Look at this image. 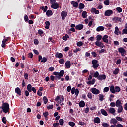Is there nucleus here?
Here are the masks:
<instances>
[{"label":"nucleus","mask_w":127,"mask_h":127,"mask_svg":"<svg viewBox=\"0 0 127 127\" xmlns=\"http://www.w3.org/2000/svg\"><path fill=\"white\" fill-rule=\"evenodd\" d=\"M53 74L55 76L51 75L50 77L51 81L53 82V81H54L55 80L56 82H57L58 80H60V79H61V77H63V76H64V74H65V71H64V70H62L60 71V72L55 71L53 73Z\"/></svg>","instance_id":"1"},{"label":"nucleus","mask_w":127,"mask_h":127,"mask_svg":"<svg viewBox=\"0 0 127 127\" xmlns=\"http://www.w3.org/2000/svg\"><path fill=\"white\" fill-rule=\"evenodd\" d=\"M0 108L2 109L4 113H8L9 112V104L5 102L2 104V106H1Z\"/></svg>","instance_id":"2"},{"label":"nucleus","mask_w":127,"mask_h":127,"mask_svg":"<svg viewBox=\"0 0 127 127\" xmlns=\"http://www.w3.org/2000/svg\"><path fill=\"white\" fill-rule=\"evenodd\" d=\"M92 67L94 68V69H98V68L99 67V61L97 60H93L92 61Z\"/></svg>","instance_id":"3"},{"label":"nucleus","mask_w":127,"mask_h":127,"mask_svg":"<svg viewBox=\"0 0 127 127\" xmlns=\"http://www.w3.org/2000/svg\"><path fill=\"white\" fill-rule=\"evenodd\" d=\"M118 51L121 53L122 56H125V54L127 53V51L123 47H120L118 48Z\"/></svg>","instance_id":"4"},{"label":"nucleus","mask_w":127,"mask_h":127,"mask_svg":"<svg viewBox=\"0 0 127 127\" xmlns=\"http://www.w3.org/2000/svg\"><path fill=\"white\" fill-rule=\"evenodd\" d=\"M68 13L65 11H63L61 13V16L62 17V20H65V18L66 17Z\"/></svg>","instance_id":"5"},{"label":"nucleus","mask_w":127,"mask_h":127,"mask_svg":"<svg viewBox=\"0 0 127 127\" xmlns=\"http://www.w3.org/2000/svg\"><path fill=\"white\" fill-rule=\"evenodd\" d=\"M95 45H96V46H98V47H100L101 49L105 47L104 43H103L102 42H100V41H97L96 42H95Z\"/></svg>","instance_id":"6"},{"label":"nucleus","mask_w":127,"mask_h":127,"mask_svg":"<svg viewBox=\"0 0 127 127\" xmlns=\"http://www.w3.org/2000/svg\"><path fill=\"white\" fill-rule=\"evenodd\" d=\"M91 90L92 94H94V95H99L100 94V90L96 88H92Z\"/></svg>","instance_id":"7"},{"label":"nucleus","mask_w":127,"mask_h":127,"mask_svg":"<svg viewBox=\"0 0 127 127\" xmlns=\"http://www.w3.org/2000/svg\"><path fill=\"white\" fill-rule=\"evenodd\" d=\"M51 7L53 9H57L58 8H59V4L57 2L51 4Z\"/></svg>","instance_id":"8"},{"label":"nucleus","mask_w":127,"mask_h":127,"mask_svg":"<svg viewBox=\"0 0 127 127\" xmlns=\"http://www.w3.org/2000/svg\"><path fill=\"white\" fill-rule=\"evenodd\" d=\"M113 12L112 10H107L105 12V16H111L113 14Z\"/></svg>","instance_id":"9"},{"label":"nucleus","mask_w":127,"mask_h":127,"mask_svg":"<svg viewBox=\"0 0 127 127\" xmlns=\"http://www.w3.org/2000/svg\"><path fill=\"white\" fill-rule=\"evenodd\" d=\"M108 38H109V36L107 35H105L102 37V40L103 42H105V43H108L109 40H108Z\"/></svg>","instance_id":"10"},{"label":"nucleus","mask_w":127,"mask_h":127,"mask_svg":"<svg viewBox=\"0 0 127 127\" xmlns=\"http://www.w3.org/2000/svg\"><path fill=\"white\" fill-rule=\"evenodd\" d=\"M83 28H84V25L82 24H78L75 26V29L76 30H82Z\"/></svg>","instance_id":"11"},{"label":"nucleus","mask_w":127,"mask_h":127,"mask_svg":"<svg viewBox=\"0 0 127 127\" xmlns=\"http://www.w3.org/2000/svg\"><path fill=\"white\" fill-rule=\"evenodd\" d=\"M106 75L105 74H102V75H100L98 77V79L99 80V81H103V80H106Z\"/></svg>","instance_id":"12"},{"label":"nucleus","mask_w":127,"mask_h":127,"mask_svg":"<svg viewBox=\"0 0 127 127\" xmlns=\"http://www.w3.org/2000/svg\"><path fill=\"white\" fill-rule=\"evenodd\" d=\"M15 92L18 95V96H21V90L19 87H16L15 89Z\"/></svg>","instance_id":"13"},{"label":"nucleus","mask_w":127,"mask_h":127,"mask_svg":"<svg viewBox=\"0 0 127 127\" xmlns=\"http://www.w3.org/2000/svg\"><path fill=\"white\" fill-rule=\"evenodd\" d=\"M65 66L67 69L71 68V62L70 61H67L65 63Z\"/></svg>","instance_id":"14"},{"label":"nucleus","mask_w":127,"mask_h":127,"mask_svg":"<svg viewBox=\"0 0 127 127\" xmlns=\"http://www.w3.org/2000/svg\"><path fill=\"white\" fill-rule=\"evenodd\" d=\"M71 4L73 5V7H75V8H77L78 6H79V3L78 2H76L75 1H72L71 2Z\"/></svg>","instance_id":"15"},{"label":"nucleus","mask_w":127,"mask_h":127,"mask_svg":"<svg viewBox=\"0 0 127 127\" xmlns=\"http://www.w3.org/2000/svg\"><path fill=\"white\" fill-rule=\"evenodd\" d=\"M104 30H105V27H104V26H100L96 28V31H97V32L104 31Z\"/></svg>","instance_id":"16"},{"label":"nucleus","mask_w":127,"mask_h":127,"mask_svg":"<svg viewBox=\"0 0 127 127\" xmlns=\"http://www.w3.org/2000/svg\"><path fill=\"white\" fill-rule=\"evenodd\" d=\"M117 123H118V120L115 118H113L110 120V124H113L114 126H117Z\"/></svg>","instance_id":"17"},{"label":"nucleus","mask_w":127,"mask_h":127,"mask_svg":"<svg viewBox=\"0 0 127 127\" xmlns=\"http://www.w3.org/2000/svg\"><path fill=\"white\" fill-rule=\"evenodd\" d=\"M46 15H47V16L49 17V16H51L53 15V12H52V11L51 10H48L47 11Z\"/></svg>","instance_id":"18"},{"label":"nucleus","mask_w":127,"mask_h":127,"mask_svg":"<svg viewBox=\"0 0 127 127\" xmlns=\"http://www.w3.org/2000/svg\"><path fill=\"white\" fill-rule=\"evenodd\" d=\"M55 56V57H56V58H62V57H63V55L61 53H59L58 52H57Z\"/></svg>","instance_id":"19"},{"label":"nucleus","mask_w":127,"mask_h":127,"mask_svg":"<svg viewBox=\"0 0 127 127\" xmlns=\"http://www.w3.org/2000/svg\"><path fill=\"white\" fill-rule=\"evenodd\" d=\"M110 91L111 93H112V94H116V90L115 89V86H114V85H112L110 87Z\"/></svg>","instance_id":"20"},{"label":"nucleus","mask_w":127,"mask_h":127,"mask_svg":"<svg viewBox=\"0 0 127 127\" xmlns=\"http://www.w3.org/2000/svg\"><path fill=\"white\" fill-rule=\"evenodd\" d=\"M94 122L96 123V124H100L101 123V120L99 117H95L94 119Z\"/></svg>","instance_id":"21"},{"label":"nucleus","mask_w":127,"mask_h":127,"mask_svg":"<svg viewBox=\"0 0 127 127\" xmlns=\"http://www.w3.org/2000/svg\"><path fill=\"white\" fill-rule=\"evenodd\" d=\"M82 16L83 18H87L88 16V13L86 11H83L82 13Z\"/></svg>","instance_id":"22"},{"label":"nucleus","mask_w":127,"mask_h":127,"mask_svg":"<svg viewBox=\"0 0 127 127\" xmlns=\"http://www.w3.org/2000/svg\"><path fill=\"white\" fill-rule=\"evenodd\" d=\"M109 112L110 114H115V113H116V110L113 107H110L109 109Z\"/></svg>","instance_id":"23"},{"label":"nucleus","mask_w":127,"mask_h":127,"mask_svg":"<svg viewBox=\"0 0 127 127\" xmlns=\"http://www.w3.org/2000/svg\"><path fill=\"white\" fill-rule=\"evenodd\" d=\"M113 21H122V19L119 17H115L112 19Z\"/></svg>","instance_id":"24"},{"label":"nucleus","mask_w":127,"mask_h":127,"mask_svg":"<svg viewBox=\"0 0 127 127\" xmlns=\"http://www.w3.org/2000/svg\"><path fill=\"white\" fill-rule=\"evenodd\" d=\"M119 31H120V29H119V27H118V26H116L115 28L114 34L116 35H119Z\"/></svg>","instance_id":"25"},{"label":"nucleus","mask_w":127,"mask_h":127,"mask_svg":"<svg viewBox=\"0 0 127 127\" xmlns=\"http://www.w3.org/2000/svg\"><path fill=\"white\" fill-rule=\"evenodd\" d=\"M79 106L80 108H84V107H85V102L81 100L79 103Z\"/></svg>","instance_id":"26"},{"label":"nucleus","mask_w":127,"mask_h":127,"mask_svg":"<svg viewBox=\"0 0 127 127\" xmlns=\"http://www.w3.org/2000/svg\"><path fill=\"white\" fill-rule=\"evenodd\" d=\"M117 113H122L123 112V106H118Z\"/></svg>","instance_id":"27"},{"label":"nucleus","mask_w":127,"mask_h":127,"mask_svg":"<svg viewBox=\"0 0 127 127\" xmlns=\"http://www.w3.org/2000/svg\"><path fill=\"white\" fill-rule=\"evenodd\" d=\"M78 8L79 9H84V8H85V4L82 3H79Z\"/></svg>","instance_id":"28"},{"label":"nucleus","mask_w":127,"mask_h":127,"mask_svg":"<svg viewBox=\"0 0 127 127\" xmlns=\"http://www.w3.org/2000/svg\"><path fill=\"white\" fill-rule=\"evenodd\" d=\"M101 114H102L103 115V116H108V113L107 112V111H106V110H105V109H101Z\"/></svg>","instance_id":"29"},{"label":"nucleus","mask_w":127,"mask_h":127,"mask_svg":"<svg viewBox=\"0 0 127 127\" xmlns=\"http://www.w3.org/2000/svg\"><path fill=\"white\" fill-rule=\"evenodd\" d=\"M103 38V36L101 35H97L96 36V40L97 41H100Z\"/></svg>","instance_id":"30"},{"label":"nucleus","mask_w":127,"mask_h":127,"mask_svg":"<svg viewBox=\"0 0 127 127\" xmlns=\"http://www.w3.org/2000/svg\"><path fill=\"white\" fill-rule=\"evenodd\" d=\"M41 9L44 11V12H47V9H48V7L47 6H42L41 8Z\"/></svg>","instance_id":"31"},{"label":"nucleus","mask_w":127,"mask_h":127,"mask_svg":"<svg viewBox=\"0 0 127 127\" xmlns=\"http://www.w3.org/2000/svg\"><path fill=\"white\" fill-rule=\"evenodd\" d=\"M43 101L44 102V104H45V105H46V104L48 103V99H47V97H46V96H44L43 98Z\"/></svg>","instance_id":"32"},{"label":"nucleus","mask_w":127,"mask_h":127,"mask_svg":"<svg viewBox=\"0 0 127 127\" xmlns=\"http://www.w3.org/2000/svg\"><path fill=\"white\" fill-rule=\"evenodd\" d=\"M27 90L28 91V92H29V93H31V89H32V86L31 85V84H28L27 85Z\"/></svg>","instance_id":"33"},{"label":"nucleus","mask_w":127,"mask_h":127,"mask_svg":"<svg viewBox=\"0 0 127 127\" xmlns=\"http://www.w3.org/2000/svg\"><path fill=\"white\" fill-rule=\"evenodd\" d=\"M59 125L63 126L64 125V119H61L59 120Z\"/></svg>","instance_id":"34"},{"label":"nucleus","mask_w":127,"mask_h":127,"mask_svg":"<svg viewBox=\"0 0 127 127\" xmlns=\"http://www.w3.org/2000/svg\"><path fill=\"white\" fill-rule=\"evenodd\" d=\"M69 37H70L68 35V34H65V36L63 37V40H65L66 41L68 40V38H69Z\"/></svg>","instance_id":"35"},{"label":"nucleus","mask_w":127,"mask_h":127,"mask_svg":"<svg viewBox=\"0 0 127 127\" xmlns=\"http://www.w3.org/2000/svg\"><path fill=\"white\" fill-rule=\"evenodd\" d=\"M116 107H119L121 105V100H117L116 102Z\"/></svg>","instance_id":"36"},{"label":"nucleus","mask_w":127,"mask_h":127,"mask_svg":"<svg viewBox=\"0 0 127 127\" xmlns=\"http://www.w3.org/2000/svg\"><path fill=\"white\" fill-rule=\"evenodd\" d=\"M99 76H100V74H99V72L96 71L94 74L93 77L94 78H97L98 79V77H99Z\"/></svg>","instance_id":"37"},{"label":"nucleus","mask_w":127,"mask_h":127,"mask_svg":"<svg viewBox=\"0 0 127 127\" xmlns=\"http://www.w3.org/2000/svg\"><path fill=\"white\" fill-rule=\"evenodd\" d=\"M83 44H84V43H83V42L82 41H79V42H78L77 43H76V45L77 46H78L79 47H81V46H82L83 45Z\"/></svg>","instance_id":"38"},{"label":"nucleus","mask_w":127,"mask_h":127,"mask_svg":"<svg viewBox=\"0 0 127 127\" xmlns=\"http://www.w3.org/2000/svg\"><path fill=\"white\" fill-rule=\"evenodd\" d=\"M99 101H103L104 100V95L99 94L98 95Z\"/></svg>","instance_id":"39"},{"label":"nucleus","mask_w":127,"mask_h":127,"mask_svg":"<svg viewBox=\"0 0 127 127\" xmlns=\"http://www.w3.org/2000/svg\"><path fill=\"white\" fill-rule=\"evenodd\" d=\"M116 10L119 12V13H121L122 11H123V9L120 7H118L116 8Z\"/></svg>","instance_id":"40"},{"label":"nucleus","mask_w":127,"mask_h":127,"mask_svg":"<svg viewBox=\"0 0 127 127\" xmlns=\"http://www.w3.org/2000/svg\"><path fill=\"white\" fill-rule=\"evenodd\" d=\"M114 75H118L119 74V68H116L113 71Z\"/></svg>","instance_id":"41"},{"label":"nucleus","mask_w":127,"mask_h":127,"mask_svg":"<svg viewBox=\"0 0 127 127\" xmlns=\"http://www.w3.org/2000/svg\"><path fill=\"white\" fill-rule=\"evenodd\" d=\"M115 92H117V93H119L121 91V88H120V87L119 86H115Z\"/></svg>","instance_id":"42"},{"label":"nucleus","mask_w":127,"mask_h":127,"mask_svg":"<svg viewBox=\"0 0 127 127\" xmlns=\"http://www.w3.org/2000/svg\"><path fill=\"white\" fill-rule=\"evenodd\" d=\"M43 115L45 118H46V117H48V116H49V113L48 112L46 111L43 113Z\"/></svg>","instance_id":"43"},{"label":"nucleus","mask_w":127,"mask_h":127,"mask_svg":"<svg viewBox=\"0 0 127 127\" xmlns=\"http://www.w3.org/2000/svg\"><path fill=\"white\" fill-rule=\"evenodd\" d=\"M122 34H127V28H124L122 30Z\"/></svg>","instance_id":"44"},{"label":"nucleus","mask_w":127,"mask_h":127,"mask_svg":"<svg viewBox=\"0 0 127 127\" xmlns=\"http://www.w3.org/2000/svg\"><path fill=\"white\" fill-rule=\"evenodd\" d=\"M53 126L55 127H59V123H58V121H56V123L53 124Z\"/></svg>","instance_id":"45"},{"label":"nucleus","mask_w":127,"mask_h":127,"mask_svg":"<svg viewBox=\"0 0 127 127\" xmlns=\"http://www.w3.org/2000/svg\"><path fill=\"white\" fill-rule=\"evenodd\" d=\"M68 124L69 125V126H70L71 127H75V125H76V124H75V123L70 121L68 123Z\"/></svg>","instance_id":"46"},{"label":"nucleus","mask_w":127,"mask_h":127,"mask_svg":"<svg viewBox=\"0 0 127 127\" xmlns=\"http://www.w3.org/2000/svg\"><path fill=\"white\" fill-rule=\"evenodd\" d=\"M65 62V61L64 60V59H60L59 60V63L60 64H63Z\"/></svg>","instance_id":"47"},{"label":"nucleus","mask_w":127,"mask_h":127,"mask_svg":"<svg viewBox=\"0 0 127 127\" xmlns=\"http://www.w3.org/2000/svg\"><path fill=\"white\" fill-rule=\"evenodd\" d=\"M109 90H110V88L108 87H106L104 88L103 91H104V93H107V92H109Z\"/></svg>","instance_id":"48"},{"label":"nucleus","mask_w":127,"mask_h":127,"mask_svg":"<svg viewBox=\"0 0 127 127\" xmlns=\"http://www.w3.org/2000/svg\"><path fill=\"white\" fill-rule=\"evenodd\" d=\"M47 61V58L43 57L42 59V60H41V62H43L44 63H45V62H46Z\"/></svg>","instance_id":"49"},{"label":"nucleus","mask_w":127,"mask_h":127,"mask_svg":"<svg viewBox=\"0 0 127 127\" xmlns=\"http://www.w3.org/2000/svg\"><path fill=\"white\" fill-rule=\"evenodd\" d=\"M116 120H117V121H119V122H123V118H121V117H120V116H117V117H116Z\"/></svg>","instance_id":"50"},{"label":"nucleus","mask_w":127,"mask_h":127,"mask_svg":"<svg viewBox=\"0 0 127 127\" xmlns=\"http://www.w3.org/2000/svg\"><path fill=\"white\" fill-rule=\"evenodd\" d=\"M87 97L89 99H92L93 96L92 95V93L91 92H89L87 94Z\"/></svg>","instance_id":"51"},{"label":"nucleus","mask_w":127,"mask_h":127,"mask_svg":"<svg viewBox=\"0 0 127 127\" xmlns=\"http://www.w3.org/2000/svg\"><path fill=\"white\" fill-rule=\"evenodd\" d=\"M34 43L36 45H38V44H39V41H38V40L37 39H34Z\"/></svg>","instance_id":"52"},{"label":"nucleus","mask_w":127,"mask_h":127,"mask_svg":"<svg viewBox=\"0 0 127 127\" xmlns=\"http://www.w3.org/2000/svg\"><path fill=\"white\" fill-rule=\"evenodd\" d=\"M2 121L3 124H6V117H3L2 119Z\"/></svg>","instance_id":"53"},{"label":"nucleus","mask_w":127,"mask_h":127,"mask_svg":"<svg viewBox=\"0 0 127 127\" xmlns=\"http://www.w3.org/2000/svg\"><path fill=\"white\" fill-rule=\"evenodd\" d=\"M53 107H54L53 104L49 105V106H47V109L48 110L52 109H53Z\"/></svg>","instance_id":"54"},{"label":"nucleus","mask_w":127,"mask_h":127,"mask_svg":"<svg viewBox=\"0 0 127 127\" xmlns=\"http://www.w3.org/2000/svg\"><path fill=\"white\" fill-rule=\"evenodd\" d=\"M24 77L25 80H28V74L27 73H24Z\"/></svg>","instance_id":"55"},{"label":"nucleus","mask_w":127,"mask_h":127,"mask_svg":"<svg viewBox=\"0 0 127 127\" xmlns=\"http://www.w3.org/2000/svg\"><path fill=\"white\" fill-rule=\"evenodd\" d=\"M28 58H32V57H33V54H32V53H29L28 54Z\"/></svg>","instance_id":"56"},{"label":"nucleus","mask_w":127,"mask_h":127,"mask_svg":"<svg viewBox=\"0 0 127 127\" xmlns=\"http://www.w3.org/2000/svg\"><path fill=\"white\" fill-rule=\"evenodd\" d=\"M76 92V89H75V87H73L71 89V94H72V95H74V94H75Z\"/></svg>","instance_id":"57"},{"label":"nucleus","mask_w":127,"mask_h":127,"mask_svg":"<svg viewBox=\"0 0 127 127\" xmlns=\"http://www.w3.org/2000/svg\"><path fill=\"white\" fill-rule=\"evenodd\" d=\"M38 32L39 34H40V35H42V34H43L44 33L43 31L41 29H39Z\"/></svg>","instance_id":"58"},{"label":"nucleus","mask_w":127,"mask_h":127,"mask_svg":"<svg viewBox=\"0 0 127 127\" xmlns=\"http://www.w3.org/2000/svg\"><path fill=\"white\" fill-rule=\"evenodd\" d=\"M24 20L25 22H28V16L27 15H25L24 17Z\"/></svg>","instance_id":"59"},{"label":"nucleus","mask_w":127,"mask_h":127,"mask_svg":"<svg viewBox=\"0 0 127 127\" xmlns=\"http://www.w3.org/2000/svg\"><path fill=\"white\" fill-rule=\"evenodd\" d=\"M102 126L104 127H108L109 125L107 123H103V124H102Z\"/></svg>","instance_id":"60"},{"label":"nucleus","mask_w":127,"mask_h":127,"mask_svg":"<svg viewBox=\"0 0 127 127\" xmlns=\"http://www.w3.org/2000/svg\"><path fill=\"white\" fill-rule=\"evenodd\" d=\"M48 71H49V72H53V71H54V67H51L49 68Z\"/></svg>","instance_id":"61"},{"label":"nucleus","mask_w":127,"mask_h":127,"mask_svg":"<svg viewBox=\"0 0 127 127\" xmlns=\"http://www.w3.org/2000/svg\"><path fill=\"white\" fill-rule=\"evenodd\" d=\"M91 54L94 57H97V53L95 52H92Z\"/></svg>","instance_id":"62"},{"label":"nucleus","mask_w":127,"mask_h":127,"mask_svg":"<svg viewBox=\"0 0 127 127\" xmlns=\"http://www.w3.org/2000/svg\"><path fill=\"white\" fill-rule=\"evenodd\" d=\"M104 3L105 5H110V1H105Z\"/></svg>","instance_id":"63"},{"label":"nucleus","mask_w":127,"mask_h":127,"mask_svg":"<svg viewBox=\"0 0 127 127\" xmlns=\"http://www.w3.org/2000/svg\"><path fill=\"white\" fill-rule=\"evenodd\" d=\"M115 127H124V126H123V125H122L121 124H118L117 125H116L115 126Z\"/></svg>","instance_id":"64"}]
</instances>
